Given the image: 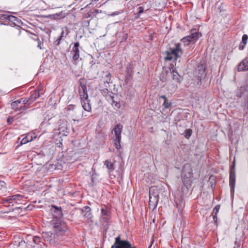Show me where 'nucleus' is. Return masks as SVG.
<instances>
[{"label": "nucleus", "instance_id": "f257e3e1", "mask_svg": "<svg viewBox=\"0 0 248 248\" xmlns=\"http://www.w3.org/2000/svg\"><path fill=\"white\" fill-rule=\"evenodd\" d=\"M54 235L57 237L62 236L65 234L68 230L66 223L62 220L60 217H54L50 222Z\"/></svg>", "mask_w": 248, "mask_h": 248}, {"label": "nucleus", "instance_id": "f03ea898", "mask_svg": "<svg viewBox=\"0 0 248 248\" xmlns=\"http://www.w3.org/2000/svg\"><path fill=\"white\" fill-rule=\"evenodd\" d=\"M166 56L165 59L168 61L176 60L183 54V50L181 47V44L177 43L174 47L170 48L165 51Z\"/></svg>", "mask_w": 248, "mask_h": 248}, {"label": "nucleus", "instance_id": "7ed1b4c3", "mask_svg": "<svg viewBox=\"0 0 248 248\" xmlns=\"http://www.w3.org/2000/svg\"><path fill=\"white\" fill-rule=\"evenodd\" d=\"M102 94L105 96L107 101L114 107L115 109H119L120 108L121 105L120 102L116 101L114 99V94L109 92L108 89H105L101 91Z\"/></svg>", "mask_w": 248, "mask_h": 248}, {"label": "nucleus", "instance_id": "20e7f679", "mask_svg": "<svg viewBox=\"0 0 248 248\" xmlns=\"http://www.w3.org/2000/svg\"><path fill=\"white\" fill-rule=\"evenodd\" d=\"M235 94L237 98H243L248 103V78L246 80V84L238 88L235 91Z\"/></svg>", "mask_w": 248, "mask_h": 248}, {"label": "nucleus", "instance_id": "39448f33", "mask_svg": "<svg viewBox=\"0 0 248 248\" xmlns=\"http://www.w3.org/2000/svg\"><path fill=\"white\" fill-rule=\"evenodd\" d=\"M123 127V125L121 124H117L115 126L113 129L115 133V139L114 140V144L117 149H120L121 148L120 141Z\"/></svg>", "mask_w": 248, "mask_h": 248}, {"label": "nucleus", "instance_id": "423d86ee", "mask_svg": "<svg viewBox=\"0 0 248 248\" xmlns=\"http://www.w3.org/2000/svg\"><path fill=\"white\" fill-rule=\"evenodd\" d=\"M235 179V161L234 160L233 164L231 166L230 168L229 185L232 195H233L234 194Z\"/></svg>", "mask_w": 248, "mask_h": 248}, {"label": "nucleus", "instance_id": "0eeeda50", "mask_svg": "<svg viewBox=\"0 0 248 248\" xmlns=\"http://www.w3.org/2000/svg\"><path fill=\"white\" fill-rule=\"evenodd\" d=\"M101 216L100 222L102 225L105 227L108 225L109 219L110 218L109 210L105 206L101 209Z\"/></svg>", "mask_w": 248, "mask_h": 248}, {"label": "nucleus", "instance_id": "6e6552de", "mask_svg": "<svg viewBox=\"0 0 248 248\" xmlns=\"http://www.w3.org/2000/svg\"><path fill=\"white\" fill-rule=\"evenodd\" d=\"M153 188H150L149 206L150 209H154L157 206L158 201V194L157 193H152Z\"/></svg>", "mask_w": 248, "mask_h": 248}, {"label": "nucleus", "instance_id": "1a4fd4ad", "mask_svg": "<svg viewBox=\"0 0 248 248\" xmlns=\"http://www.w3.org/2000/svg\"><path fill=\"white\" fill-rule=\"evenodd\" d=\"M201 34L198 32H192L190 35L186 36L181 39V41L183 43H187L186 45H189L191 43L196 41L200 37Z\"/></svg>", "mask_w": 248, "mask_h": 248}, {"label": "nucleus", "instance_id": "9d476101", "mask_svg": "<svg viewBox=\"0 0 248 248\" xmlns=\"http://www.w3.org/2000/svg\"><path fill=\"white\" fill-rule=\"evenodd\" d=\"M11 108L13 109H14L16 111L20 110L21 111V113L23 114V111L25 110L28 107H24L21 104L20 101L17 100L11 104Z\"/></svg>", "mask_w": 248, "mask_h": 248}, {"label": "nucleus", "instance_id": "9b49d317", "mask_svg": "<svg viewBox=\"0 0 248 248\" xmlns=\"http://www.w3.org/2000/svg\"><path fill=\"white\" fill-rule=\"evenodd\" d=\"M182 176L186 178H189L192 176V170L189 164L185 165L182 169Z\"/></svg>", "mask_w": 248, "mask_h": 248}, {"label": "nucleus", "instance_id": "f8f14e48", "mask_svg": "<svg viewBox=\"0 0 248 248\" xmlns=\"http://www.w3.org/2000/svg\"><path fill=\"white\" fill-rule=\"evenodd\" d=\"M146 2L145 4H141L140 6L137 9V13L136 18L138 19L140 17V15L144 12L147 11L150 9V6H146Z\"/></svg>", "mask_w": 248, "mask_h": 248}, {"label": "nucleus", "instance_id": "ddd939ff", "mask_svg": "<svg viewBox=\"0 0 248 248\" xmlns=\"http://www.w3.org/2000/svg\"><path fill=\"white\" fill-rule=\"evenodd\" d=\"M79 43L77 42L74 44V46L72 48V52L73 53V59L76 61L79 58Z\"/></svg>", "mask_w": 248, "mask_h": 248}, {"label": "nucleus", "instance_id": "4468645a", "mask_svg": "<svg viewBox=\"0 0 248 248\" xmlns=\"http://www.w3.org/2000/svg\"><path fill=\"white\" fill-rule=\"evenodd\" d=\"M79 95L81 99V102L88 100V95L87 93V89L85 85H83L81 86V88L79 89Z\"/></svg>", "mask_w": 248, "mask_h": 248}, {"label": "nucleus", "instance_id": "2eb2a0df", "mask_svg": "<svg viewBox=\"0 0 248 248\" xmlns=\"http://www.w3.org/2000/svg\"><path fill=\"white\" fill-rule=\"evenodd\" d=\"M23 198V196L22 195L18 194L8 196L7 201L9 202V203H13V202L18 203V202L20 201Z\"/></svg>", "mask_w": 248, "mask_h": 248}, {"label": "nucleus", "instance_id": "dca6fc26", "mask_svg": "<svg viewBox=\"0 0 248 248\" xmlns=\"http://www.w3.org/2000/svg\"><path fill=\"white\" fill-rule=\"evenodd\" d=\"M25 114L26 113L22 114V113H20L17 114L15 117H9L7 118V122L9 124H11L15 120L19 121V119L21 117H23V119L27 118V117H24Z\"/></svg>", "mask_w": 248, "mask_h": 248}, {"label": "nucleus", "instance_id": "f3484780", "mask_svg": "<svg viewBox=\"0 0 248 248\" xmlns=\"http://www.w3.org/2000/svg\"><path fill=\"white\" fill-rule=\"evenodd\" d=\"M81 211L82 213L83 216L87 218H91L92 217L91 208L90 207L86 206L84 207L82 209Z\"/></svg>", "mask_w": 248, "mask_h": 248}, {"label": "nucleus", "instance_id": "a211bd4d", "mask_svg": "<svg viewBox=\"0 0 248 248\" xmlns=\"http://www.w3.org/2000/svg\"><path fill=\"white\" fill-rule=\"evenodd\" d=\"M248 70V62L247 61H243L238 66V71H243Z\"/></svg>", "mask_w": 248, "mask_h": 248}, {"label": "nucleus", "instance_id": "6ab92c4d", "mask_svg": "<svg viewBox=\"0 0 248 248\" xmlns=\"http://www.w3.org/2000/svg\"><path fill=\"white\" fill-rule=\"evenodd\" d=\"M36 138V136H32L31 134H28L26 137H25L21 141V144H26L27 143L31 141Z\"/></svg>", "mask_w": 248, "mask_h": 248}, {"label": "nucleus", "instance_id": "aec40b11", "mask_svg": "<svg viewBox=\"0 0 248 248\" xmlns=\"http://www.w3.org/2000/svg\"><path fill=\"white\" fill-rule=\"evenodd\" d=\"M82 108L87 111H90L91 110V106L89 103V100H85L81 102Z\"/></svg>", "mask_w": 248, "mask_h": 248}, {"label": "nucleus", "instance_id": "412c9836", "mask_svg": "<svg viewBox=\"0 0 248 248\" xmlns=\"http://www.w3.org/2000/svg\"><path fill=\"white\" fill-rule=\"evenodd\" d=\"M105 165L106 166L107 168L108 169V172L110 173L111 171L114 170L115 167L113 163L111 162L109 160H106L105 161Z\"/></svg>", "mask_w": 248, "mask_h": 248}, {"label": "nucleus", "instance_id": "4be33fe9", "mask_svg": "<svg viewBox=\"0 0 248 248\" xmlns=\"http://www.w3.org/2000/svg\"><path fill=\"white\" fill-rule=\"evenodd\" d=\"M52 233L50 232H43L42 236L44 240L46 241H50L52 240Z\"/></svg>", "mask_w": 248, "mask_h": 248}, {"label": "nucleus", "instance_id": "5701e85b", "mask_svg": "<svg viewBox=\"0 0 248 248\" xmlns=\"http://www.w3.org/2000/svg\"><path fill=\"white\" fill-rule=\"evenodd\" d=\"M19 100L20 101L21 104H22L24 107H27V104L29 105L32 103V102L30 100V98H21L19 99Z\"/></svg>", "mask_w": 248, "mask_h": 248}, {"label": "nucleus", "instance_id": "b1692460", "mask_svg": "<svg viewBox=\"0 0 248 248\" xmlns=\"http://www.w3.org/2000/svg\"><path fill=\"white\" fill-rule=\"evenodd\" d=\"M40 96L39 93L38 91H34L30 96V100L32 103L36 100Z\"/></svg>", "mask_w": 248, "mask_h": 248}, {"label": "nucleus", "instance_id": "393cba45", "mask_svg": "<svg viewBox=\"0 0 248 248\" xmlns=\"http://www.w3.org/2000/svg\"><path fill=\"white\" fill-rule=\"evenodd\" d=\"M34 40L35 41H37V43H38L37 47L40 49H43L44 48L43 47L44 38L43 37L41 38V40L39 38H38V37L37 38H34Z\"/></svg>", "mask_w": 248, "mask_h": 248}, {"label": "nucleus", "instance_id": "a878e982", "mask_svg": "<svg viewBox=\"0 0 248 248\" xmlns=\"http://www.w3.org/2000/svg\"><path fill=\"white\" fill-rule=\"evenodd\" d=\"M111 77V74L109 73H108L105 76V77H104V84H107L108 85V84L109 83H111L112 82Z\"/></svg>", "mask_w": 248, "mask_h": 248}, {"label": "nucleus", "instance_id": "bb28decb", "mask_svg": "<svg viewBox=\"0 0 248 248\" xmlns=\"http://www.w3.org/2000/svg\"><path fill=\"white\" fill-rule=\"evenodd\" d=\"M69 31L68 30V28L67 27H65L64 28L62 29V31L60 36L62 38H65L69 33Z\"/></svg>", "mask_w": 248, "mask_h": 248}, {"label": "nucleus", "instance_id": "cd10ccee", "mask_svg": "<svg viewBox=\"0 0 248 248\" xmlns=\"http://www.w3.org/2000/svg\"><path fill=\"white\" fill-rule=\"evenodd\" d=\"M171 74L172 76V78L173 80H175L177 81H178L179 80V75L178 73L174 70L173 69L171 72Z\"/></svg>", "mask_w": 248, "mask_h": 248}, {"label": "nucleus", "instance_id": "c85d7f7f", "mask_svg": "<svg viewBox=\"0 0 248 248\" xmlns=\"http://www.w3.org/2000/svg\"><path fill=\"white\" fill-rule=\"evenodd\" d=\"M7 187L6 183L3 181H0V192L5 191L6 190Z\"/></svg>", "mask_w": 248, "mask_h": 248}, {"label": "nucleus", "instance_id": "c756f323", "mask_svg": "<svg viewBox=\"0 0 248 248\" xmlns=\"http://www.w3.org/2000/svg\"><path fill=\"white\" fill-rule=\"evenodd\" d=\"M192 130L191 129H187L185 132V137L186 139H189L191 136Z\"/></svg>", "mask_w": 248, "mask_h": 248}, {"label": "nucleus", "instance_id": "7c9ffc66", "mask_svg": "<svg viewBox=\"0 0 248 248\" xmlns=\"http://www.w3.org/2000/svg\"><path fill=\"white\" fill-rule=\"evenodd\" d=\"M33 241L36 244H39L41 242V238L37 236H35L33 238Z\"/></svg>", "mask_w": 248, "mask_h": 248}, {"label": "nucleus", "instance_id": "2f4dec72", "mask_svg": "<svg viewBox=\"0 0 248 248\" xmlns=\"http://www.w3.org/2000/svg\"><path fill=\"white\" fill-rule=\"evenodd\" d=\"M220 207V206L219 205H217L213 210L212 215H217Z\"/></svg>", "mask_w": 248, "mask_h": 248}, {"label": "nucleus", "instance_id": "473e14b6", "mask_svg": "<svg viewBox=\"0 0 248 248\" xmlns=\"http://www.w3.org/2000/svg\"><path fill=\"white\" fill-rule=\"evenodd\" d=\"M248 40V36L247 34H244L242 38V43L246 44Z\"/></svg>", "mask_w": 248, "mask_h": 248}, {"label": "nucleus", "instance_id": "72a5a7b5", "mask_svg": "<svg viewBox=\"0 0 248 248\" xmlns=\"http://www.w3.org/2000/svg\"><path fill=\"white\" fill-rule=\"evenodd\" d=\"M171 105V103L170 102H169L167 99L164 101L163 106L164 107L167 108H169Z\"/></svg>", "mask_w": 248, "mask_h": 248}, {"label": "nucleus", "instance_id": "f704fd0d", "mask_svg": "<svg viewBox=\"0 0 248 248\" xmlns=\"http://www.w3.org/2000/svg\"><path fill=\"white\" fill-rule=\"evenodd\" d=\"M63 38L61 37V36H60L59 37H58L57 40L55 41V45L58 46V45H59L60 44V42H61V41L62 40V39Z\"/></svg>", "mask_w": 248, "mask_h": 248}, {"label": "nucleus", "instance_id": "c9c22d12", "mask_svg": "<svg viewBox=\"0 0 248 248\" xmlns=\"http://www.w3.org/2000/svg\"><path fill=\"white\" fill-rule=\"evenodd\" d=\"M75 106L73 105H69L67 107V110H73L74 109Z\"/></svg>", "mask_w": 248, "mask_h": 248}, {"label": "nucleus", "instance_id": "e433bc0d", "mask_svg": "<svg viewBox=\"0 0 248 248\" xmlns=\"http://www.w3.org/2000/svg\"><path fill=\"white\" fill-rule=\"evenodd\" d=\"M246 45V44H243V43H242V42H241V43L239 46V50H243L245 47Z\"/></svg>", "mask_w": 248, "mask_h": 248}, {"label": "nucleus", "instance_id": "4c0bfd02", "mask_svg": "<svg viewBox=\"0 0 248 248\" xmlns=\"http://www.w3.org/2000/svg\"><path fill=\"white\" fill-rule=\"evenodd\" d=\"M212 216H213V220H214L215 224L217 225V215H212Z\"/></svg>", "mask_w": 248, "mask_h": 248}, {"label": "nucleus", "instance_id": "58836bf2", "mask_svg": "<svg viewBox=\"0 0 248 248\" xmlns=\"http://www.w3.org/2000/svg\"><path fill=\"white\" fill-rule=\"evenodd\" d=\"M53 207L55 208L57 210L58 215L61 216L62 215L61 210L60 209H59L58 208L56 207L55 206H53Z\"/></svg>", "mask_w": 248, "mask_h": 248}, {"label": "nucleus", "instance_id": "ea45409f", "mask_svg": "<svg viewBox=\"0 0 248 248\" xmlns=\"http://www.w3.org/2000/svg\"><path fill=\"white\" fill-rule=\"evenodd\" d=\"M7 201H8V197L4 199H2V203L4 204V203H9V202Z\"/></svg>", "mask_w": 248, "mask_h": 248}, {"label": "nucleus", "instance_id": "a19ab883", "mask_svg": "<svg viewBox=\"0 0 248 248\" xmlns=\"http://www.w3.org/2000/svg\"><path fill=\"white\" fill-rule=\"evenodd\" d=\"M101 13V11L98 9H95L93 11L94 14H98Z\"/></svg>", "mask_w": 248, "mask_h": 248}, {"label": "nucleus", "instance_id": "79ce46f5", "mask_svg": "<svg viewBox=\"0 0 248 248\" xmlns=\"http://www.w3.org/2000/svg\"><path fill=\"white\" fill-rule=\"evenodd\" d=\"M91 16L90 14L89 13H86L83 16V18H87Z\"/></svg>", "mask_w": 248, "mask_h": 248}, {"label": "nucleus", "instance_id": "37998d69", "mask_svg": "<svg viewBox=\"0 0 248 248\" xmlns=\"http://www.w3.org/2000/svg\"><path fill=\"white\" fill-rule=\"evenodd\" d=\"M126 69L127 73L130 74V73L132 72V70L130 65H129V67H127Z\"/></svg>", "mask_w": 248, "mask_h": 248}, {"label": "nucleus", "instance_id": "c03bdc74", "mask_svg": "<svg viewBox=\"0 0 248 248\" xmlns=\"http://www.w3.org/2000/svg\"><path fill=\"white\" fill-rule=\"evenodd\" d=\"M159 97L163 99L164 100V101L167 100V97L164 95H161L159 96Z\"/></svg>", "mask_w": 248, "mask_h": 248}, {"label": "nucleus", "instance_id": "a18cd8bd", "mask_svg": "<svg viewBox=\"0 0 248 248\" xmlns=\"http://www.w3.org/2000/svg\"><path fill=\"white\" fill-rule=\"evenodd\" d=\"M8 18H9V19L10 20H12V18H16V17L13 16H8Z\"/></svg>", "mask_w": 248, "mask_h": 248}, {"label": "nucleus", "instance_id": "49530a36", "mask_svg": "<svg viewBox=\"0 0 248 248\" xmlns=\"http://www.w3.org/2000/svg\"><path fill=\"white\" fill-rule=\"evenodd\" d=\"M149 39L151 40H152L153 39V36L152 35H151L149 37Z\"/></svg>", "mask_w": 248, "mask_h": 248}, {"label": "nucleus", "instance_id": "de8ad7c7", "mask_svg": "<svg viewBox=\"0 0 248 248\" xmlns=\"http://www.w3.org/2000/svg\"><path fill=\"white\" fill-rule=\"evenodd\" d=\"M99 0H92L93 2H96L98 1Z\"/></svg>", "mask_w": 248, "mask_h": 248}, {"label": "nucleus", "instance_id": "09e8293b", "mask_svg": "<svg viewBox=\"0 0 248 248\" xmlns=\"http://www.w3.org/2000/svg\"><path fill=\"white\" fill-rule=\"evenodd\" d=\"M87 23H88V24L89 25V21H88L87 22Z\"/></svg>", "mask_w": 248, "mask_h": 248}, {"label": "nucleus", "instance_id": "8fccbe9b", "mask_svg": "<svg viewBox=\"0 0 248 248\" xmlns=\"http://www.w3.org/2000/svg\"><path fill=\"white\" fill-rule=\"evenodd\" d=\"M106 87H108V86L107 85H105Z\"/></svg>", "mask_w": 248, "mask_h": 248}]
</instances>
